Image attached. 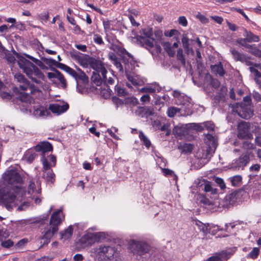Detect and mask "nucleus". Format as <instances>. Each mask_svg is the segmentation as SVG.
<instances>
[{"mask_svg":"<svg viewBox=\"0 0 261 261\" xmlns=\"http://www.w3.org/2000/svg\"><path fill=\"white\" fill-rule=\"evenodd\" d=\"M4 181L8 187L0 191V201L8 210H11L21 200L24 193L22 187L23 178L17 171L12 168L7 170L3 174Z\"/></svg>","mask_w":261,"mask_h":261,"instance_id":"1","label":"nucleus"},{"mask_svg":"<svg viewBox=\"0 0 261 261\" xmlns=\"http://www.w3.org/2000/svg\"><path fill=\"white\" fill-rule=\"evenodd\" d=\"M14 78L19 83L18 88L22 91H27L28 92L24 93L19 98H16L14 99V102L16 105V109H19L22 112L27 113L29 110L28 101L30 99V94L38 91V88L33 85H31L24 75L21 74H15Z\"/></svg>","mask_w":261,"mask_h":261,"instance_id":"2","label":"nucleus"},{"mask_svg":"<svg viewBox=\"0 0 261 261\" xmlns=\"http://www.w3.org/2000/svg\"><path fill=\"white\" fill-rule=\"evenodd\" d=\"M13 54L17 59V62L19 67L33 82L39 84L41 83V80H44V74L38 67L26 59L19 53L14 51Z\"/></svg>","mask_w":261,"mask_h":261,"instance_id":"3","label":"nucleus"},{"mask_svg":"<svg viewBox=\"0 0 261 261\" xmlns=\"http://www.w3.org/2000/svg\"><path fill=\"white\" fill-rule=\"evenodd\" d=\"M205 142V145L202 146L197 153V157L202 161V163L203 165L210 161L217 147L216 139L211 134L206 135Z\"/></svg>","mask_w":261,"mask_h":261,"instance_id":"4","label":"nucleus"},{"mask_svg":"<svg viewBox=\"0 0 261 261\" xmlns=\"http://www.w3.org/2000/svg\"><path fill=\"white\" fill-rule=\"evenodd\" d=\"M64 218L63 216L62 209L60 208L54 212L50 219V228L48 229L42 237L43 240H45L44 243H48L54 234L58 231V226L62 222V219Z\"/></svg>","mask_w":261,"mask_h":261,"instance_id":"5","label":"nucleus"},{"mask_svg":"<svg viewBox=\"0 0 261 261\" xmlns=\"http://www.w3.org/2000/svg\"><path fill=\"white\" fill-rule=\"evenodd\" d=\"M93 253L99 261H116L114 255L116 252L115 247L100 245L93 249Z\"/></svg>","mask_w":261,"mask_h":261,"instance_id":"6","label":"nucleus"},{"mask_svg":"<svg viewBox=\"0 0 261 261\" xmlns=\"http://www.w3.org/2000/svg\"><path fill=\"white\" fill-rule=\"evenodd\" d=\"M173 96L175 98L176 105L182 106L186 112L190 110L193 104L190 97L177 90L173 91Z\"/></svg>","mask_w":261,"mask_h":261,"instance_id":"7","label":"nucleus"},{"mask_svg":"<svg viewBox=\"0 0 261 261\" xmlns=\"http://www.w3.org/2000/svg\"><path fill=\"white\" fill-rule=\"evenodd\" d=\"M129 248L134 254L142 256L150 250V246L145 242L130 240L129 243Z\"/></svg>","mask_w":261,"mask_h":261,"instance_id":"8","label":"nucleus"},{"mask_svg":"<svg viewBox=\"0 0 261 261\" xmlns=\"http://www.w3.org/2000/svg\"><path fill=\"white\" fill-rule=\"evenodd\" d=\"M119 51L124 65L123 70L124 69L125 73L129 72L134 68L135 61L133 56L124 48H120Z\"/></svg>","mask_w":261,"mask_h":261,"instance_id":"9","label":"nucleus"},{"mask_svg":"<svg viewBox=\"0 0 261 261\" xmlns=\"http://www.w3.org/2000/svg\"><path fill=\"white\" fill-rule=\"evenodd\" d=\"M250 160V153L248 151H246L238 158L232 161L231 168L234 170H243L249 163Z\"/></svg>","mask_w":261,"mask_h":261,"instance_id":"10","label":"nucleus"},{"mask_svg":"<svg viewBox=\"0 0 261 261\" xmlns=\"http://www.w3.org/2000/svg\"><path fill=\"white\" fill-rule=\"evenodd\" d=\"M108 73L105 74L103 76H101L98 74H94L91 76V80L98 86H101L102 84L107 86L113 85L114 83V75L110 74L112 76H108Z\"/></svg>","mask_w":261,"mask_h":261,"instance_id":"11","label":"nucleus"},{"mask_svg":"<svg viewBox=\"0 0 261 261\" xmlns=\"http://www.w3.org/2000/svg\"><path fill=\"white\" fill-rule=\"evenodd\" d=\"M100 239V234L97 232H88L84 235L79 240L80 244L83 247H88L92 245Z\"/></svg>","mask_w":261,"mask_h":261,"instance_id":"12","label":"nucleus"},{"mask_svg":"<svg viewBox=\"0 0 261 261\" xmlns=\"http://www.w3.org/2000/svg\"><path fill=\"white\" fill-rule=\"evenodd\" d=\"M34 149L36 151L41 152V161L43 163L44 159L48 161V159L46 156L48 155L49 152L52 151L53 148L51 144L48 142L42 141L36 145Z\"/></svg>","mask_w":261,"mask_h":261,"instance_id":"13","label":"nucleus"},{"mask_svg":"<svg viewBox=\"0 0 261 261\" xmlns=\"http://www.w3.org/2000/svg\"><path fill=\"white\" fill-rule=\"evenodd\" d=\"M43 165L42 177L48 182L53 184L55 181V174L53 170L50 169L51 165L47 161L44 159Z\"/></svg>","mask_w":261,"mask_h":261,"instance_id":"14","label":"nucleus"},{"mask_svg":"<svg viewBox=\"0 0 261 261\" xmlns=\"http://www.w3.org/2000/svg\"><path fill=\"white\" fill-rule=\"evenodd\" d=\"M250 123L242 121L238 125V137L239 139H246L251 135L250 133Z\"/></svg>","mask_w":261,"mask_h":261,"instance_id":"15","label":"nucleus"},{"mask_svg":"<svg viewBox=\"0 0 261 261\" xmlns=\"http://www.w3.org/2000/svg\"><path fill=\"white\" fill-rule=\"evenodd\" d=\"M93 70L92 76L94 74H98L101 76H103L105 74L108 73V71L105 67L104 63L100 60L93 58L90 65Z\"/></svg>","mask_w":261,"mask_h":261,"instance_id":"16","label":"nucleus"},{"mask_svg":"<svg viewBox=\"0 0 261 261\" xmlns=\"http://www.w3.org/2000/svg\"><path fill=\"white\" fill-rule=\"evenodd\" d=\"M227 89L225 86H222L212 99V104L214 107L218 106L221 103H224L225 100V95Z\"/></svg>","mask_w":261,"mask_h":261,"instance_id":"17","label":"nucleus"},{"mask_svg":"<svg viewBox=\"0 0 261 261\" xmlns=\"http://www.w3.org/2000/svg\"><path fill=\"white\" fill-rule=\"evenodd\" d=\"M237 113L239 116L245 119H248L253 115V111L250 107L245 105L238 107Z\"/></svg>","mask_w":261,"mask_h":261,"instance_id":"18","label":"nucleus"},{"mask_svg":"<svg viewBox=\"0 0 261 261\" xmlns=\"http://www.w3.org/2000/svg\"><path fill=\"white\" fill-rule=\"evenodd\" d=\"M69 108V105L67 103L59 102L50 104L49 110L53 113L59 115L66 112Z\"/></svg>","mask_w":261,"mask_h":261,"instance_id":"19","label":"nucleus"},{"mask_svg":"<svg viewBox=\"0 0 261 261\" xmlns=\"http://www.w3.org/2000/svg\"><path fill=\"white\" fill-rule=\"evenodd\" d=\"M137 40L141 46L149 50L154 46V43L155 40L154 38H148L147 37H143L142 36H137Z\"/></svg>","mask_w":261,"mask_h":261,"instance_id":"20","label":"nucleus"},{"mask_svg":"<svg viewBox=\"0 0 261 261\" xmlns=\"http://www.w3.org/2000/svg\"><path fill=\"white\" fill-rule=\"evenodd\" d=\"M136 115L141 117H148L154 114L153 109L151 107H140L135 111Z\"/></svg>","mask_w":261,"mask_h":261,"instance_id":"21","label":"nucleus"},{"mask_svg":"<svg viewBox=\"0 0 261 261\" xmlns=\"http://www.w3.org/2000/svg\"><path fill=\"white\" fill-rule=\"evenodd\" d=\"M32 111V115L36 118L44 117L50 114L46 108L40 105L34 106Z\"/></svg>","mask_w":261,"mask_h":261,"instance_id":"22","label":"nucleus"},{"mask_svg":"<svg viewBox=\"0 0 261 261\" xmlns=\"http://www.w3.org/2000/svg\"><path fill=\"white\" fill-rule=\"evenodd\" d=\"M194 40L190 39L188 38L187 34L184 33L182 34L181 37V43L186 53L188 55L190 54L193 55L194 53V51L193 48L190 47V42H192Z\"/></svg>","mask_w":261,"mask_h":261,"instance_id":"23","label":"nucleus"},{"mask_svg":"<svg viewBox=\"0 0 261 261\" xmlns=\"http://www.w3.org/2000/svg\"><path fill=\"white\" fill-rule=\"evenodd\" d=\"M75 57V59L78 61L80 65L85 68L87 67L88 65L90 66L91 62L94 58L90 57L89 56L87 55L83 56L77 55Z\"/></svg>","mask_w":261,"mask_h":261,"instance_id":"24","label":"nucleus"},{"mask_svg":"<svg viewBox=\"0 0 261 261\" xmlns=\"http://www.w3.org/2000/svg\"><path fill=\"white\" fill-rule=\"evenodd\" d=\"M41 192L40 184L38 181L36 184L33 180H30L28 187V194H38Z\"/></svg>","mask_w":261,"mask_h":261,"instance_id":"25","label":"nucleus"},{"mask_svg":"<svg viewBox=\"0 0 261 261\" xmlns=\"http://www.w3.org/2000/svg\"><path fill=\"white\" fill-rule=\"evenodd\" d=\"M108 58L110 60H111L113 64L116 66V67L118 69V70L123 73V66L122 65L121 63L118 60L115 54L113 52L109 53L108 55Z\"/></svg>","mask_w":261,"mask_h":261,"instance_id":"26","label":"nucleus"},{"mask_svg":"<svg viewBox=\"0 0 261 261\" xmlns=\"http://www.w3.org/2000/svg\"><path fill=\"white\" fill-rule=\"evenodd\" d=\"M211 68L212 72L216 75L218 74L220 76H223L225 73L221 63L211 65Z\"/></svg>","mask_w":261,"mask_h":261,"instance_id":"27","label":"nucleus"},{"mask_svg":"<svg viewBox=\"0 0 261 261\" xmlns=\"http://www.w3.org/2000/svg\"><path fill=\"white\" fill-rule=\"evenodd\" d=\"M161 91V87H160L158 85L157 87H155L154 88L151 86H147L145 87H143L139 90V91L142 93H144L145 94H149V93H154L155 92H160Z\"/></svg>","mask_w":261,"mask_h":261,"instance_id":"28","label":"nucleus"},{"mask_svg":"<svg viewBox=\"0 0 261 261\" xmlns=\"http://www.w3.org/2000/svg\"><path fill=\"white\" fill-rule=\"evenodd\" d=\"M236 194L234 193H231L226 195L224 198L226 203L223 206L228 207L230 205H232L236 202Z\"/></svg>","mask_w":261,"mask_h":261,"instance_id":"29","label":"nucleus"},{"mask_svg":"<svg viewBox=\"0 0 261 261\" xmlns=\"http://www.w3.org/2000/svg\"><path fill=\"white\" fill-rule=\"evenodd\" d=\"M245 35L244 36L246 37V40H248V42H258L259 41V37L253 34L251 32L245 30Z\"/></svg>","mask_w":261,"mask_h":261,"instance_id":"30","label":"nucleus"},{"mask_svg":"<svg viewBox=\"0 0 261 261\" xmlns=\"http://www.w3.org/2000/svg\"><path fill=\"white\" fill-rule=\"evenodd\" d=\"M37 156L36 153L32 150H28L27 151L23 156V160L27 162L32 163Z\"/></svg>","mask_w":261,"mask_h":261,"instance_id":"31","label":"nucleus"},{"mask_svg":"<svg viewBox=\"0 0 261 261\" xmlns=\"http://www.w3.org/2000/svg\"><path fill=\"white\" fill-rule=\"evenodd\" d=\"M72 233L73 227L72 226H69L64 231L60 232L61 239H64V240L69 239L71 237Z\"/></svg>","mask_w":261,"mask_h":261,"instance_id":"32","label":"nucleus"},{"mask_svg":"<svg viewBox=\"0 0 261 261\" xmlns=\"http://www.w3.org/2000/svg\"><path fill=\"white\" fill-rule=\"evenodd\" d=\"M230 52L235 60L241 62H244L245 60V56L244 54L239 53L237 50L234 49H231Z\"/></svg>","mask_w":261,"mask_h":261,"instance_id":"33","label":"nucleus"},{"mask_svg":"<svg viewBox=\"0 0 261 261\" xmlns=\"http://www.w3.org/2000/svg\"><path fill=\"white\" fill-rule=\"evenodd\" d=\"M25 195V193L24 192L23 196L21 197V200L20 201H17L16 202V204L13 207V208L10 210H12L14 207L16 208V210L17 211H22L25 210L29 206V203L27 202H24L22 203L20 205L18 206V204L19 202H20L22 200V197Z\"/></svg>","mask_w":261,"mask_h":261,"instance_id":"34","label":"nucleus"},{"mask_svg":"<svg viewBox=\"0 0 261 261\" xmlns=\"http://www.w3.org/2000/svg\"><path fill=\"white\" fill-rule=\"evenodd\" d=\"M180 112V109L175 107H170L168 108L167 114L169 117L172 118Z\"/></svg>","mask_w":261,"mask_h":261,"instance_id":"35","label":"nucleus"},{"mask_svg":"<svg viewBox=\"0 0 261 261\" xmlns=\"http://www.w3.org/2000/svg\"><path fill=\"white\" fill-rule=\"evenodd\" d=\"M202 190H204L205 192H209L212 194H216L218 192L217 189L214 188L212 186L211 182L209 181H207V183L205 185Z\"/></svg>","mask_w":261,"mask_h":261,"instance_id":"36","label":"nucleus"},{"mask_svg":"<svg viewBox=\"0 0 261 261\" xmlns=\"http://www.w3.org/2000/svg\"><path fill=\"white\" fill-rule=\"evenodd\" d=\"M139 138L144 143L146 148H149L151 145V142L149 139L145 136V135L141 131L139 133Z\"/></svg>","mask_w":261,"mask_h":261,"instance_id":"37","label":"nucleus"},{"mask_svg":"<svg viewBox=\"0 0 261 261\" xmlns=\"http://www.w3.org/2000/svg\"><path fill=\"white\" fill-rule=\"evenodd\" d=\"M242 177L240 175H235L230 178V182L233 186L238 187L242 183Z\"/></svg>","mask_w":261,"mask_h":261,"instance_id":"38","label":"nucleus"},{"mask_svg":"<svg viewBox=\"0 0 261 261\" xmlns=\"http://www.w3.org/2000/svg\"><path fill=\"white\" fill-rule=\"evenodd\" d=\"M127 80L131 82L134 86H139L141 85V81H139L136 77L131 75L130 71L125 73Z\"/></svg>","mask_w":261,"mask_h":261,"instance_id":"39","label":"nucleus"},{"mask_svg":"<svg viewBox=\"0 0 261 261\" xmlns=\"http://www.w3.org/2000/svg\"><path fill=\"white\" fill-rule=\"evenodd\" d=\"M242 147L243 149L246 150V151H248L250 153V154H251L250 150L255 148V146L248 141H244Z\"/></svg>","mask_w":261,"mask_h":261,"instance_id":"40","label":"nucleus"},{"mask_svg":"<svg viewBox=\"0 0 261 261\" xmlns=\"http://www.w3.org/2000/svg\"><path fill=\"white\" fill-rule=\"evenodd\" d=\"M177 60H178L182 65L185 66L186 60L184 57V55L183 54V50L181 48H179L177 50Z\"/></svg>","mask_w":261,"mask_h":261,"instance_id":"41","label":"nucleus"},{"mask_svg":"<svg viewBox=\"0 0 261 261\" xmlns=\"http://www.w3.org/2000/svg\"><path fill=\"white\" fill-rule=\"evenodd\" d=\"M161 47L159 44L156 43V42L154 43V46L152 49L149 50V52L152 54V56H155L158 55L161 51Z\"/></svg>","mask_w":261,"mask_h":261,"instance_id":"42","label":"nucleus"},{"mask_svg":"<svg viewBox=\"0 0 261 261\" xmlns=\"http://www.w3.org/2000/svg\"><path fill=\"white\" fill-rule=\"evenodd\" d=\"M249 52L253 55L261 58V50L254 46V45H252V47L249 48Z\"/></svg>","mask_w":261,"mask_h":261,"instance_id":"43","label":"nucleus"},{"mask_svg":"<svg viewBox=\"0 0 261 261\" xmlns=\"http://www.w3.org/2000/svg\"><path fill=\"white\" fill-rule=\"evenodd\" d=\"M259 248L254 247L252 249L251 251L248 254V257L251 258L252 259H255L258 256V255L259 254Z\"/></svg>","mask_w":261,"mask_h":261,"instance_id":"44","label":"nucleus"},{"mask_svg":"<svg viewBox=\"0 0 261 261\" xmlns=\"http://www.w3.org/2000/svg\"><path fill=\"white\" fill-rule=\"evenodd\" d=\"M207 183V180L202 178H198L195 181V184L197 188L203 189L205 185Z\"/></svg>","mask_w":261,"mask_h":261,"instance_id":"45","label":"nucleus"},{"mask_svg":"<svg viewBox=\"0 0 261 261\" xmlns=\"http://www.w3.org/2000/svg\"><path fill=\"white\" fill-rule=\"evenodd\" d=\"M236 42L237 43L247 48H250L252 47V45L247 43L248 40L246 38H239L237 40Z\"/></svg>","mask_w":261,"mask_h":261,"instance_id":"46","label":"nucleus"},{"mask_svg":"<svg viewBox=\"0 0 261 261\" xmlns=\"http://www.w3.org/2000/svg\"><path fill=\"white\" fill-rule=\"evenodd\" d=\"M197 225L198 226L200 230L202 231L204 234L210 233V231H208V224H205L201 223V222H199L197 224Z\"/></svg>","mask_w":261,"mask_h":261,"instance_id":"47","label":"nucleus"},{"mask_svg":"<svg viewBox=\"0 0 261 261\" xmlns=\"http://www.w3.org/2000/svg\"><path fill=\"white\" fill-rule=\"evenodd\" d=\"M259 66V64H254V67H250L249 70L252 74H253L256 77H261V73L255 68V67H257Z\"/></svg>","mask_w":261,"mask_h":261,"instance_id":"48","label":"nucleus"},{"mask_svg":"<svg viewBox=\"0 0 261 261\" xmlns=\"http://www.w3.org/2000/svg\"><path fill=\"white\" fill-rule=\"evenodd\" d=\"M144 36L143 37H147L148 38H153L152 29L148 28L143 30Z\"/></svg>","mask_w":261,"mask_h":261,"instance_id":"49","label":"nucleus"},{"mask_svg":"<svg viewBox=\"0 0 261 261\" xmlns=\"http://www.w3.org/2000/svg\"><path fill=\"white\" fill-rule=\"evenodd\" d=\"M115 90L117 92V95L120 96H124L128 94V92L124 88L119 86L116 87Z\"/></svg>","mask_w":261,"mask_h":261,"instance_id":"50","label":"nucleus"},{"mask_svg":"<svg viewBox=\"0 0 261 261\" xmlns=\"http://www.w3.org/2000/svg\"><path fill=\"white\" fill-rule=\"evenodd\" d=\"M162 172L165 176H173L174 177V179H177V177L174 174V172L168 168H162Z\"/></svg>","mask_w":261,"mask_h":261,"instance_id":"51","label":"nucleus"},{"mask_svg":"<svg viewBox=\"0 0 261 261\" xmlns=\"http://www.w3.org/2000/svg\"><path fill=\"white\" fill-rule=\"evenodd\" d=\"M209 77L211 79L210 84L212 86V87L215 89L219 88L220 86V82L217 79L212 78L210 75L209 76Z\"/></svg>","mask_w":261,"mask_h":261,"instance_id":"52","label":"nucleus"},{"mask_svg":"<svg viewBox=\"0 0 261 261\" xmlns=\"http://www.w3.org/2000/svg\"><path fill=\"white\" fill-rule=\"evenodd\" d=\"M94 42L98 45H102L104 44L102 38L98 34H94L93 37Z\"/></svg>","mask_w":261,"mask_h":261,"instance_id":"53","label":"nucleus"},{"mask_svg":"<svg viewBox=\"0 0 261 261\" xmlns=\"http://www.w3.org/2000/svg\"><path fill=\"white\" fill-rule=\"evenodd\" d=\"M65 69L67 73H68L70 75H71L73 77L76 78V77L78 76V74H77V72L74 70H73V69H72L71 68H70L67 66L65 65Z\"/></svg>","mask_w":261,"mask_h":261,"instance_id":"54","label":"nucleus"},{"mask_svg":"<svg viewBox=\"0 0 261 261\" xmlns=\"http://www.w3.org/2000/svg\"><path fill=\"white\" fill-rule=\"evenodd\" d=\"M9 236V232L5 229H0V241H3Z\"/></svg>","mask_w":261,"mask_h":261,"instance_id":"55","label":"nucleus"},{"mask_svg":"<svg viewBox=\"0 0 261 261\" xmlns=\"http://www.w3.org/2000/svg\"><path fill=\"white\" fill-rule=\"evenodd\" d=\"M193 149V146L191 144H185L182 147V151L185 153L191 152Z\"/></svg>","mask_w":261,"mask_h":261,"instance_id":"56","label":"nucleus"},{"mask_svg":"<svg viewBox=\"0 0 261 261\" xmlns=\"http://www.w3.org/2000/svg\"><path fill=\"white\" fill-rule=\"evenodd\" d=\"M14 243L11 240H7L6 241H3L1 243V245L4 248H9L13 246Z\"/></svg>","mask_w":261,"mask_h":261,"instance_id":"57","label":"nucleus"},{"mask_svg":"<svg viewBox=\"0 0 261 261\" xmlns=\"http://www.w3.org/2000/svg\"><path fill=\"white\" fill-rule=\"evenodd\" d=\"M219 256H221L222 260H227L230 256V254L227 251H222L221 252L217 253Z\"/></svg>","mask_w":261,"mask_h":261,"instance_id":"58","label":"nucleus"},{"mask_svg":"<svg viewBox=\"0 0 261 261\" xmlns=\"http://www.w3.org/2000/svg\"><path fill=\"white\" fill-rule=\"evenodd\" d=\"M110 22L111 21L110 20H103L102 22L103 28L106 33H107L111 30V24Z\"/></svg>","mask_w":261,"mask_h":261,"instance_id":"59","label":"nucleus"},{"mask_svg":"<svg viewBox=\"0 0 261 261\" xmlns=\"http://www.w3.org/2000/svg\"><path fill=\"white\" fill-rule=\"evenodd\" d=\"M38 17L40 19L47 21L49 18V13L48 12H44L38 15Z\"/></svg>","mask_w":261,"mask_h":261,"instance_id":"60","label":"nucleus"},{"mask_svg":"<svg viewBox=\"0 0 261 261\" xmlns=\"http://www.w3.org/2000/svg\"><path fill=\"white\" fill-rule=\"evenodd\" d=\"M150 100V97L148 94H144L140 98V101L143 103H149Z\"/></svg>","mask_w":261,"mask_h":261,"instance_id":"61","label":"nucleus"},{"mask_svg":"<svg viewBox=\"0 0 261 261\" xmlns=\"http://www.w3.org/2000/svg\"><path fill=\"white\" fill-rule=\"evenodd\" d=\"M215 181L219 186L221 189H224L225 188V183L222 178L217 177L215 179Z\"/></svg>","mask_w":261,"mask_h":261,"instance_id":"62","label":"nucleus"},{"mask_svg":"<svg viewBox=\"0 0 261 261\" xmlns=\"http://www.w3.org/2000/svg\"><path fill=\"white\" fill-rule=\"evenodd\" d=\"M205 127L208 130H214V124L211 121H207L204 123Z\"/></svg>","mask_w":261,"mask_h":261,"instance_id":"63","label":"nucleus"},{"mask_svg":"<svg viewBox=\"0 0 261 261\" xmlns=\"http://www.w3.org/2000/svg\"><path fill=\"white\" fill-rule=\"evenodd\" d=\"M206 261H222L221 256H219L217 253L215 255L212 256L208 258Z\"/></svg>","mask_w":261,"mask_h":261,"instance_id":"64","label":"nucleus"}]
</instances>
